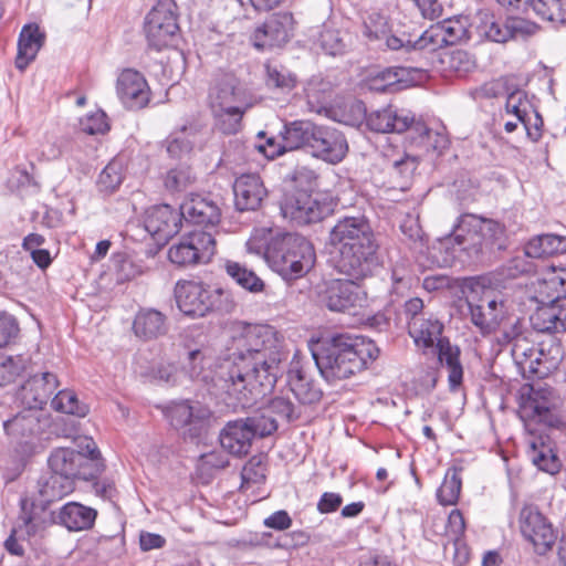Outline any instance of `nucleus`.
I'll use <instances>...</instances> for the list:
<instances>
[{
  "label": "nucleus",
  "mask_w": 566,
  "mask_h": 566,
  "mask_svg": "<svg viewBox=\"0 0 566 566\" xmlns=\"http://www.w3.org/2000/svg\"><path fill=\"white\" fill-rule=\"evenodd\" d=\"M284 359L282 342L273 327L248 325L234 337L233 353L216 366L214 389L240 407H249L272 391L283 373Z\"/></svg>",
  "instance_id": "1"
},
{
  "label": "nucleus",
  "mask_w": 566,
  "mask_h": 566,
  "mask_svg": "<svg viewBox=\"0 0 566 566\" xmlns=\"http://www.w3.org/2000/svg\"><path fill=\"white\" fill-rule=\"evenodd\" d=\"M331 245L339 251L336 270L346 277L364 280L379 264L378 243L369 220L363 216L339 218L329 231Z\"/></svg>",
  "instance_id": "2"
},
{
  "label": "nucleus",
  "mask_w": 566,
  "mask_h": 566,
  "mask_svg": "<svg viewBox=\"0 0 566 566\" xmlns=\"http://www.w3.org/2000/svg\"><path fill=\"white\" fill-rule=\"evenodd\" d=\"M310 349L322 377L328 381L348 379L379 356L377 345L364 337L333 334L312 342Z\"/></svg>",
  "instance_id": "3"
},
{
  "label": "nucleus",
  "mask_w": 566,
  "mask_h": 566,
  "mask_svg": "<svg viewBox=\"0 0 566 566\" xmlns=\"http://www.w3.org/2000/svg\"><path fill=\"white\" fill-rule=\"evenodd\" d=\"M209 106L216 120V126L223 134H235L241 120L249 108L245 91L233 75H223L209 92Z\"/></svg>",
  "instance_id": "4"
},
{
  "label": "nucleus",
  "mask_w": 566,
  "mask_h": 566,
  "mask_svg": "<svg viewBox=\"0 0 566 566\" xmlns=\"http://www.w3.org/2000/svg\"><path fill=\"white\" fill-rule=\"evenodd\" d=\"M316 260L312 243L294 233L276 234L270 252V266L284 280L293 281L304 276Z\"/></svg>",
  "instance_id": "5"
},
{
  "label": "nucleus",
  "mask_w": 566,
  "mask_h": 566,
  "mask_svg": "<svg viewBox=\"0 0 566 566\" xmlns=\"http://www.w3.org/2000/svg\"><path fill=\"white\" fill-rule=\"evenodd\" d=\"M486 283L485 277L470 280L465 296L471 322L484 335L494 332L509 313L507 301Z\"/></svg>",
  "instance_id": "6"
},
{
  "label": "nucleus",
  "mask_w": 566,
  "mask_h": 566,
  "mask_svg": "<svg viewBox=\"0 0 566 566\" xmlns=\"http://www.w3.org/2000/svg\"><path fill=\"white\" fill-rule=\"evenodd\" d=\"M175 296L178 308L191 317H202L210 311L230 312L234 306L228 292L202 282H178Z\"/></svg>",
  "instance_id": "7"
},
{
  "label": "nucleus",
  "mask_w": 566,
  "mask_h": 566,
  "mask_svg": "<svg viewBox=\"0 0 566 566\" xmlns=\"http://www.w3.org/2000/svg\"><path fill=\"white\" fill-rule=\"evenodd\" d=\"M503 234L504 228L497 221L471 213L462 214L453 230L458 245L476 255L492 251L495 247L502 248L500 240Z\"/></svg>",
  "instance_id": "8"
},
{
  "label": "nucleus",
  "mask_w": 566,
  "mask_h": 566,
  "mask_svg": "<svg viewBox=\"0 0 566 566\" xmlns=\"http://www.w3.org/2000/svg\"><path fill=\"white\" fill-rule=\"evenodd\" d=\"M349 115H343L338 120L350 126H355L367 119L368 127L377 133H403L410 132L415 115L406 109H397L394 106L375 111L366 117V107L363 102L354 101L345 105Z\"/></svg>",
  "instance_id": "9"
},
{
  "label": "nucleus",
  "mask_w": 566,
  "mask_h": 566,
  "mask_svg": "<svg viewBox=\"0 0 566 566\" xmlns=\"http://www.w3.org/2000/svg\"><path fill=\"white\" fill-rule=\"evenodd\" d=\"M334 207L335 203L329 197L303 190L286 193L280 206L282 216L297 226L324 220L333 213Z\"/></svg>",
  "instance_id": "10"
},
{
  "label": "nucleus",
  "mask_w": 566,
  "mask_h": 566,
  "mask_svg": "<svg viewBox=\"0 0 566 566\" xmlns=\"http://www.w3.org/2000/svg\"><path fill=\"white\" fill-rule=\"evenodd\" d=\"M559 407L560 398L553 388L534 384L530 387L527 397L522 399L520 413L522 418L533 419L549 427H558Z\"/></svg>",
  "instance_id": "11"
},
{
  "label": "nucleus",
  "mask_w": 566,
  "mask_h": 566,
  "mask_svg": "<svg viewBox=\"0 0 566 566\" xmlns=\"http://www.w3.org/2000/svg\"><path fill=\"white\" fill-rule=\"evenodd\" d=\"M547 285L555 290L556 295L542 301L531 316L532 326L542 333H560L566 331V289L562 279L553 277Z\"/></svg>",
  "instance_id": "12"
},
{
  "label": "nucleus",
  "mask_w": 566,
  "mask_h": 566,
  "mask_svg": "<svg viewBox=\"0 0 566 566\" xmlns=\"http://www.w3.org/2000/svg\"><path fill=\"white\" fill-rule=\"evenodd\" d=\"M216 253V240L207 231H192L184 235L168 251L169 260L179 266L208 263Z\"/></svg>",
  "instance_id": "13"
},
{
  "label": "nucleus",
  "mask_w": 566,
  "mask_h": 566,
  "mask_svg": "<svg viewBox=\"0 0 566 566\" xmlns=\"http://www.w3.org/2000/svg\"><path fill=\"white\" fill-rule=\"evenodd\" d=\"M175 8L174 0H159L146 17V38L158 51L169 44L179 29Z\"/></svg>",
  "instance_id": "14"
},
{
  "label": "nucleus",
  "mask_w": 566,
  "mask_h": 566,
  "mask_svg": "<svg viewBox=\"0 0 566 566\" xmlns=\"http://www.w3.org/2000/svg\"><path fill=\"white\" fill-rule=\"evenodd\" d=\"M356 280H333L325 285L319 293L321 303L333 312H347L363 306L365 293L358 286Z\"/></svg>",
  "instance_id": "15"
},
{
  "label": "nucleus",
  "mask_w": 566,
  "mask_h": 566,
  "mask_svg": "<svg viewBox=\"0 0 566 566\" xmlns=\"http://www.w3.org/2000/svg\"><path fill=\"white\" fill-rule=\"evenodd\" d=\"M294 29V18L290 12H279L269 17L253 34L256 49L281 48L289 42Z\"/></svg>",
  "instance_id": "16"
},
{
  "label": "nucleus",
  "mask_w": 566,
  "mask_h": 566,
  "mask_svg": "<svg viewBox=\"0 0 566 566\" xmlns=\"http://www.w3.org/2000/svg\"><path fill=\"white\" fill-rule=\"evenodd\" d=\"M522 535L531 542L535 549L543 554L552 547L555 534L552 525L535 506H525L520 513Z\"/></svg>",
  "instance_id": "17"
},
{
  "label": "nucleus",
  "mask_w": 566,
  "mask_h": 566,
  "mask_svg": "<svg viewBox=\"0 0 566 566\" xmlns=\"http://www.w3.org/2000/svg\"><path fill=\"white\" fill-rule=\"evenodd\" d=\"M41 413L38 410L27 408L13 418L3 422L7 436L18 446L24 448V452L31 451L34 439L42 431Z\"/></svg>",
  "instance_id": "18"
},
{
  "label": "nucleus",
  "mask_w": 566,
  "mask_h": 566,
  "mask_svg": "<svg viewBox=\"0 0 566 566\" xmlns=\"http://www.w3.org/2000/svg\"><path fill=\"white\" fill-rule=\"evenodd\" d=\"M310 150L317 158L337 164L346 156L348 145L343 133L338 129L316 125Z\"/></svg>",
  "instance_id": "19"
},
{
  "label": "nucleus",
  "mask_w": 566,
  "mask_h": 566,
  "mask_svg": "<svg viewBox=\"0 0 566 566\" xmlns=\"http://www.w3.org/2000/svg\"><path fill=\"white\" fill-rule=\"evenodd\" d=\"M181 224L180 211L174 210L169 205H159L149 208L144 219L145 230L158 242L166 243L179 232Z\"/></svg>",
  "instance_id": "20"
},
{
  "label": "nucleus",
  "mask_w": 566,
  "mask_h": 566,
  "mask_svg": "<svg viewBox=\"0 0 566 566\" xmlns=\"http://www.w3.org/2000/svg\"><path fill=\"white\" fill-rule=\"evenodd\" d=\"M467 28L459 19H446L424 31L415 41V48L434 51L443 45H454L467 38Z\"/></svg>",
  "instance_id": "21"
},
{
  "label": "nucleus",
  "mask_w": 566,
  "mask_h": 566,
  "mask_svg": "<svg viewBox=\"0 0 566 566\" xmlns=\"http://www.w3.org/2000/svg\"><path fill=\"white\" fill-rule=\"evenodd\" d=\"M116 92L122 103L130 109L144 108L150 101V88L146 78L133 69H126L119 74Z\"/></svg>",
  "instance_id": "22"
},
{
  "label": "nucleus",
  "mask_w": 566,
  "mask_h": 566,
  "mask_svg": "<svg viewBox=\"0 0 566 566\" xmlns=\"http://www.w3.org/2000/svg\"><path fill=\"white\" fill-rule=\"evenodd\" d=\"M166 416L172 427L182 430L184 437L197 441L207 432L203 415L195 412L187 401L175 402L167 407Z\"/></svg>",
  "instance_id": "23"
},
{
  "label": "nucleus",
  "mask_w": 566,
  "mask_h": 566,
  "mask_svg": "<svg viewBox=\"0 0 566 566\" xmlns=\"http://www.w3.org/2000/svg\"><path fill=\"white\" fill-rule=\"evenodd\" d=\"M481 29L490 41L504 43L512 39L532 34L535 25L522 18L512 17L505 20H495L492 15H485Z\"/></svg>",
  "instance_id": "24"
},
{
  "label": "nucleus",
  "mask_w": 566,
  "mask_h": 566,
  "mask_svg": "<svg viewBox=\"0 0 566 566\" xmlns=\"http://www.w3.org/2000/svg\"><path fill=\"white\" fill-rule=\"evenodd\" d=\"M233 193L234 205L239 211H255L266 197V189L260 176L245 174L235 179Z\"/></svg>",
  "instance_id": "25"
},
{
  "label": "nucleus",
  "mask_w": 566,
  "mask_h": 566,
  "mask_svg": "<svg viewBox=\"0 0 566 566\" xmlns=\"http://www.w3.org/2000/svg\"><path fill=\"white\" fill-rule=\"evenodd\" d=\"M59 386L57 378L52 373L34 375L22 385L20 396L22 402L30 409L40 410L48 403Z\"/></svg>",
  "instance_id": "26"
},
{
  "label": "nucleus",
  "mask_w": 566,
  "mask_h": 566,
  "mask_svg": "<svg viewBox=\"0 0 566 566\" xmlns=\"http://www.w3.org/2000/svg\"><path fill=\"white\" fill-rule=\"evenodd\" d=\"M180 216L196 226L214 227L220 221L221 210L212 199L193 195L180 206Z\"/></svg>",
  "instance_id": "27"
},
{
  "label": "nucleus",
  "mask_w": 566,
  "mask_h": 566,
  "mask_svg": "<svg viewBox=\"0 0 566 566\" xmlns=\"http://www.w3.org/2000/svg\"><path fill=\"white\" fill-rule=\"evenodd\" d=\"M253 439L252 431L243 418L228 421L219 434L221 447L235 457L248 454Z\"/></svg>",
  "instance_id": "28"
},
{
  "label": "nucleus",
  "mask_w": 566,
  "mask_h": 566,
  "mask_svg": "<svg viewBox=\"0 0 566 566\" xmlns=\"http://www.w3.org/2000/svg\"><path fill=\"white\" fill-rule=\"evenodd\" d=\"M287 380L291 391L301 405H313L321 400L323 391L298 363L292 364Z\"/></svg>",
  "instance_id": "29"
},
{
  "label": "nucleus",
  "mask_w": 566,
  "mask_h": 566,
  "mask_svg": "<svg viewBox=\"0 0 566 566\" xmlns=\"http://www.w3.org/2000/svg\"><path fill=\"white\" fill-rule=\"evenodd\" d=\"M211 359L208 358L203 350L195 349L188 353L187 363L184 366V369L189 375L192 380L201 381L206 385L210 386V391L216 397L222 398L224 402L229 406L238 407L240 403H235L230 399V396L227 394H218L213 386V376L216 373V368L210 370L208 367L210 366Z\"/></svg>",
  "instance_id": "30"
},
{
  "label": "nucleus",
  "mask_w": 566,
  "mask_h": 566,
  "mask_svg": "<svg viewBox=\"0 0 566 566\" xmlns=\"http://www.w3.org/2000/svg\"><path fill=\"white\" fill-rule=\"evenodd\" d=\"M97 511L78 502L64 504L54 515V520L69 531L90 530L96 520Z\"/></svg>",
  "instance_id": "31"
},
{
  "label": "nucleus",
  "mask_w": 566,
  "mask_h": 566,
  "mask_svg": "<svg viewBox=\"0 0 566 566\" xmlns=\"http://www.w3.org/2000/svg\"><path fill=\"white\" fill-rule=\"evenodd\" d=\"M133 331L139 339H157L168 332L167 317L155 308H142L134 318Z\"/></svg>",
  "instance_id": "32"
},
{
  "label": "nucleus",
  "mask_w": 566,
  "mask_h": 566,
  "mask_svg": "<svg viewBox=\"0 0 566 566\" xmlns=\"http://www.w3.org/2000/svg\"><path fill=\"white\" fill-rule=\"evenodd\" d=\"M438 360L448 370V382L451 390H457L463 380V367L460 360L461 349L448 338L437 343Z\"/></svg>",
  "instance_id": "33"
},
{
  "label": "nucleus",
  "mask_w": 566,
  "mask_h": 566,
  "mask_svg": "<svg viewBox=\"0 0 566 566\" xmlns=\"http://www.w3.org/2000/svg\"><path fill=\"white\" fill-rule=\"evenodd\" d=\"M44 34L36 24L24 25L18 42L15 66L24 70L32 62L44 43Z\"/></svg>",
  "instance_id": "34"
},
{
  "label": "nucleus",
  "mask_w": 566,
  "mask_h": 566,
  "mask_svg": "<svg viewBox=\"0 0 566 566\" xmlns=\"http://www.w3.org/2000/svg\"><path fill=\"white\" fill-rule=\"evenodd\" d=\"M411 143L424 151L441 154L449 146V138L442 130H432L420 119H413L409 132Z\"/></svg>",
  "instance_id": "35"
},
{
  "label": "nucleus",
  "mask_w": 566,
  "mask_h": 566,
  "mask_svg": "<svg viewBox=\"0 0 566 566\" xmlns=\"http://www.w3.org/2000/svg\"><path fill=\"white\" fill-rule=\"evenodd\" d=\"M315 128L316 124L310 120H293L284 124L280 137L285 139L289 151L300 148L310 149Z\"/></svg>",
  "instance_id": "36"
},
{
  "label": "nucleus",
  "mask_w": 566,
  "mask_h": 566,
  "mask_svg": "<svg viewBox=\"0 0 566 566\" xmlns=\"http://www.w3.org/2000/svg\"><path fill=\"white\" fill-rule=\"evenodd\" d=\"M81 461H85V454L69 448H60L53 451L49 458L52 473L70 479H76Z\"/></svg>",
  "instance_id": "37"
},
{
  "label": "nucleus",
  "mask_w": 566,
  "mask_h": 566,
  "mask_svg": "<svg viewBox=\"0 0 566 566\" xmlns=\"http://www.w3.org/2000/svg\"><path fill=\"white\" fill-rule=\"evenodd\" d=\"M524 251L528 258L533 259L565 253L566 237L552 233L536 235L525 244Z\"/></svg>",
  "instance_id": "38"
},
{
  "label": "nucleus",
  "mask_w": 566,
  "mask_h": 566,
  "mask_svg": "<svg viewBox=\"0 0 566 566\" xmlns=\"http://www.w3.org/2000/svg\"><path fill=\"white\" fill-rule=\"evenodd\" d=\"M408 324L409 334L418 346L427 348L433 346L439 339H444V337H441L443 326L438 319H413Z\"/></svg>",
  "instance_id": "39"
},
{
  "label": "nucleus",
  "mask_w": 566,
  "mask_h": 566,
  "mask_svg": "<svg viewBox=\"0 0 566 566\" xmlns=\"http://www.w3.org/2000/svg\"><path fill=\"white\" fill-rule=\"evenodd\" d=\"M527 455L534 465L546 473L555 474L559 471L560 463L558 458L552 448L541 439H533L530 442Z\"/></svg>",
  "instance_id": "40"
},
{
  "label": "nucleus",
  "mask_w": 566,
  "mask_h": 566,
  "mask_svg": "<svg viewBox=\"0 0 566 566\" xmlns=\"http://www.w3.org/2000/svg\"><path fill=\"white\" fill-rule=\"evenodd\" d=\"M533 356L535 358L534 365L539 369L532 371V374L543 377L557 366L560 356L559 344L554 338H551L548 343L542 342L535 347Z\"/></svg>",
  "instance_id": "41"
},
{
  "label": "nucleus",
  "mask_w": 566,
  "mask_h": 566,
  "mask_svg": "<svg viewBox=\"0 0 566 566\" xmlns=\"http://www.w3.org/2000/svg\"><path fill=\"white\" fill-rule=\"evenodd\" d=\"M440 63L446 72L463 76L475 69V60L464 50L444 52L440 56Z\"/></svg>",
  "instance_id": "42"
},
{
  "label": "nucleus",
  "mask_w": 566,
  "mask_h": 566,
  "mask_svg": "<svg viewBox=\"0 0 566 566\" xmlns=\"http://www.w3.org/2000/svg\"><path fill=\"white\" fill-rule=\"evenodd\" d=\"M226 271L241 287L249 292L258 293L264 289L263 281L253 271L238 262L228 261Z\"/></svg>",
  "instance_id": "43"
},
{
  "label": "nucleus",
  "mask_w": 566,
  "mask_h": 566,
  "mask_svg": "<svg viewBox=\"0 0 566 566\" xmlns=\"http://www.w3.org/2000/svg\"><path fill=\"white\" fill-rule=\"evenodd\" d=\"M86 448L87 454H85V461H81L78 475H76V478L82 480H93L104 471L105 464L101 458V452L93 440H87Z\"/></svg>",
  "instance_id": "44"
},
{
  "label": "nucleus",
  "mask_w": 566,
  "mask_h": 566,
  "mask_svg": "<svg viewBox=\"0 0 566 566\" xmlns=\"http://www.w3.org/2000/svg\"><path fill=\"white\" fill-rule=\"evenodd\" d=\"M271 416L285 422H293L300 419L302 409L295 405L289 397L276 396L264 406Z\"/></svg>",
  "instance_id": "45"
},
{
  "label": "nucleus",
  "mask_w": 566,
  "mask_h": 566,
  "mask_svg": "<svg viewBox=\"0 0 566 566\" xmlns=\"http://www.w3.org/2000/svg\"><path fill=\"white\" fill-rule=\"evenodd\" d=\"M531 7L544 20L566 23V0H531Z\"/></svg>",
  "instance_id": "46"
},
{
  "label": "nucleus",
  "mask_w": 566,
  "mask_h": 566,
  "mask_svg": "<svg viewBox=\"0 0 566 566\" xmlns=\"http://www.w3.org/2000/svg\"><path fill=\"white\" fill-rule=\"evenodd\" d=\"M244 422L250 427L252 437L264 438L271 436L277 430V420L272 417L265 407L250 417L243 418Z\"/></svg>",
  "instance_id": "47"
},
{
  "label": "nucleus",
  "mask_w": 566,
  "mask_h": 566,
  "mask_svg": "<svg viewBox=\"0 0 566 566\" xmlns=\"http://www.w3.org/2000/svg\"><path fill=\"white\" fill-rule=\"evenodd\" d=\"M275 238L276 235L270 229H255L247 241V250L249 253L262 256L270 265V252Z\"/></svg>",
  "instance_id": "48"
},
{
  "label": "nucleus",
  "mask_w": 566,
  "mask_h": 566,
  "mask_svg": "<svg viewBox=\"0 0 566 566\" xmlns=\"http://www.w3.org/2000/svg\"><path fill=\"white\" fill-rule=\"evenodd\" d=\"M54 410L77 417H85L88 407L78 401L77 396L72 390H60L51 401Z\"/></svg>",
  "instance_id": "49"
},
{
  "label": "nucleus",
  "mask_w": 566,
  "mask_h": 566,
  "mask_svg": "<svg viewBox=\"0 0 566 566\" xmlns=\"http://www.w3.org/2000/svg\"><path fill=\"white\" fill-rule=\"evenodd\" d=\"M73 479L52 473L41 489V495L48 501H56L71 493Z\"/></svg>",
  "instance_id": "50"
},
{
  "label": "nucleus",
  "mask_w": 566,
  "mask_h": 566,
  "mask_svg": "<svg viewBox=\"0 0 566 566\" xmlns=\"http://www.w3.org/2000/svg\"><path fill=\"white\" fill-rule=\"evenodd\" d=\"M462 481L459 472H448L437 492L439 502L442 505H453L458 502L461 492Z\"/></svg>",
  "instance_id": "51"
},
{
  "label": "nucleus",
  "mask_w": 566,
  "mask_h": 566,
  "mask_svg": "<svg viewBox=\"0 0 566 566\" xmlns=\"http://www.w3.org/2000/svg\"><path fill=\"white\" fill-rule=\"evenodd\" d=\"M20 522L21 524H19L18 528H13L11 535L4 542L6 549L15 556H22L24 553L19 538L24 534L31 535L36 532L35 523L31 516H21Z\"/></svg>",
  "instance_id": "52"
},
{
  "label": "nucleus",
  "mask_w": 566,
  "mask_h": 566,
  "mask_svg": "<svg viewBox=\"0 0 566 566\" xmlns=\"http://www.w3.org/2000/svg\"><path fill=\"white\" fill-rule=\"evenodd\" d=\"M27 367L22 356H4L0 354V386L13 382Z\"/></svg>",
  "instance_id": "53"
},
{
  "label": "nucleus",
  "mask_w": 566,
  "mask_h": 566,
  "mask_svg": "<svg viewBox=\"0 0 566 566\" xmlns=\"http://www.w3.org/2000/svg\"><path fill=\"white\" fill-rule=\"evenodd\" d=\"M266 80L265 83L269 87L290 91L295 86L296 77L294 74L284 67L266 64Z\"/></svg>",
  "instance_id": "54"
},
{
  "label": "nucleus",
  "mask_w": 566,
  "mask_h": 566,
  "mask_svg": "<svg viewBox=\"0 0 566 566\" xmlns=\"http://www.w3.org/2000/svg\"><path fill=\"white\" fill-rule=\"evenodd\" d=\"M389 32L388 20L385 15L373 12L367 15L363 24V34L369 41H382L384 36Z\"/></svg>",
  "instance_id": "55"
},
{
  "label": "nucleus",
  "mask_w": 566,
  "mask_h": 566,
  "mask_svg": "<svg viewBox=\"0 0 566 566\" xmlns=\"http://www.w3.org/2000/svg\"><path fill=\"white\" fill-rule=\"evenodd\" d=\"M122 181V164L113 159L99 174L97 185L102 191L112 192L119 187Z\"/></svg>",
  "instance_id": "56"
},
{
  "label": "nucleus",
  "mask_w": 566,
  "mask_h": 566,
  "mask_svg": "<svg viewBox=\"0 0 566 566\" xmlns=\"http://www.w3.org/2000/svg\"><path fill=\"white\" fill-rule=\"evenodd\" d=\"M196 176L190 167L179 166L170 169L165 178V187L170 191H181L193 184Z\"/></svg>",
  "instance_id": "57"
},
{
  "label": "nucleus",
  "mask_w": 566,
  "mask_h": 566,
  "mask_svg": "<svg viewBox=\"0 0 566 566\" xmlns=\"http://www.w3.org/2000/svg\"><path fill=\"white\" fill-rule=\"evenodd\" d=\"M535 347L531 346L526 338H517L512 345V356L516 364L523 369H527L530 373L536 371L539 368L534 365L535 358L533 356Z\"/></svg>",
  "instance_id": "58"
},
{
  "label": "nucleus",
  "mask_w": 566,
  "mask_h": 566,
  "mask_svg": "<svg viewBox=\"0 0 566 566\" xmlns=\"http://www.w3.org/2000/svg\"><path fill=\"white\" fill-rule=\"evenodd\" d=\"M306 106L311 113L322 114L326 111V105L329 99V93L324 90H318L313 82L308 83L305 88Z\"/></svg>",
  "instance_id": "59"
},
{
  "label": "nucleus",
  "mask_w": 566,
  "mask_h": 566,
  "mask_svg": "<svg viewBox=\"0 0 566 566\" xmlns=\"http://www.w3.org/2000/svg\"><path fill=\"white\" fill-rule=\"evenodd\" d=\"M321 48L326 54L338 55L345 52L346 43L337 30L325 29L319 36Z\"/></svg>",
  "instance_id": "60"
},
{
  "label": "nucleus",
  "mask_w": 566,
  "mask_h": 566,
  "mask_svg": "<svg viewBox=\"0 0 566 566\" xmlns=\"http://www.w3.org/2000/svg\"><path fill=\"white\" fill-rule=\"evenodd\" d=\"M266 468L261 457H252L243 467L241 476L245 483H261L265 479Z\"/></svg>",
  "instance_id": "61"
},
{
  "label": "nucleus",
  "mask_w": 566,
  "mask_h": 566,
  "mask_svg": "<svg viewBox=\"0 0 566 566\" xmlns=\"http://www.w3.org/2000/svg\"><path fill=\"white\" fill-rule=\"evenodd\" d=\"M415 168L416 160L409 155L401 154L398 155L397 157L386 155L385 169L387 170H394L398 175L405 176L411 172Z\"/></svg>",
  "instance_id": "62"
},
{
  "label": "nucleus",
  "mask_w": 566,
  "mask_h": 566,
  "mask_svg": "<svg viewBox=\"0 0 566 566\" xmlns=\"http://www.w3.org/2000/svg\"><path fill=\"white\" fill-rule=\"evenodd\" d=\"M444 551L452 553V559L457 566L465 565L470 558V549L462 537L449 539L444 545Z\"/></svg>",
  "instance_id": "63"
},
{
  "label": "nucleus",
  "mask_w": 566,
  "mask_h": 566,
  "mask_svg": "<svg viewBox=\"0 0 566 566\" xmlns=\"http://www.w3.org/2000/svg\"><path fill=\"white\" fill-rule=\"evenodd\" d=\"M19 326L15 318L7 313H0V347L9 345L18 335Z\"/></svg>",
  "instance_id": "64"
}]
</instances>
